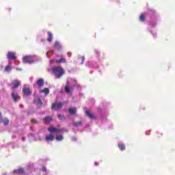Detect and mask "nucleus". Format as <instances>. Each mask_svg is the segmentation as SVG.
<instances>
[{"label": "nucleus", "mask_w": 175, "mask_h": 175, "mask_svg": "<svg viewBox=\"0 0 175 175\" xmlns=\"http://www.w3.org/2000/svg\"><path fill=\"white\" fill-rule=\"evenodd\" d=\"M139 21L144 22L146 21V14H141L139 16Z\"/></svg>", "instance_id": "6ab92c4d"}, {"label": "nucleus", "mask_w": 175, "mask_h": 175, "mask_svg": "<svg viewBox=\"0 0 175 175\" xmlns=\"http://www.w3.org/2000/svg\"><path fill=\"white\" fill-rule=\"evenodd\" d=\"M23 94L26 96H29V95H32V91L28 88L24 87L23 89Z\"/></svg>", "instance_id": "39448f33"}, {"label": "nucleus", "mask_w": 175, "mask_h": 175, "mask_svg": "<svg viewBox=\"0 0 175 175\" xmlns=\"http://www.w3.org/2000/svg\"><path fill=\"white\" fill-rule=\"evenodd\" d=\"M12 173H13V174H18V175L24 174V173H25V170H24V168L21 167L17 170H14L12 172Z\"/></svg>", "instance_id": "423d86ee"}, {"label": "nucleus", "mask_w": 175, "mask_h": 175, "mask_svg": "<svg viewBox=\"0 0 175 175\" xmlns=\"http://www.w3.org/2000/svg\"><path fill=\"white\" fill-rule=\"evenodd\" d=\"M20 85H21V82H20V81H18V80L14 81L12 90H16V89L18 88V87H20Z\"/></svg>", "instance_id": "6e6552de"}, {"label": "nucleus", "mask_w": 175, "mask_h": 175, "mask_svg": "<svg viewBox=\"0 0 175 175\" xmlns=\"http://www.w3.org/2000/svg\"><path fill=\"white\" fill-rule=\"evenodd\" d=\"M48 42H53V33L51 31H48Z\"/></svg>", "instance_id": "4468645a"}, {"label": "nucleus", "mask_w": 175, "mask_h": 175, "mask_svg": "<svg viewBox=\"0 0 175 175\" xmlns=\"http://www.w3.org/2000/svg\"><path fill=\"white\" fill-rule=\"evenodd\" d=\"M95 165L98 166L99 164L98 163H95Z\"/></svg>", "instance_id": "7c9ffc66"}, {"label": "nucleus", "mask_w": 175, "mask_h": 175, "mask_svg": "<svg viewBox=\"0 0 175 175\" xmlns=\"http://www.w3.org/2000/svg\"><path fill=\"white\" fill-rule=\"evenodd\" d=\"M55 62H56V64H65L66 59L65 58H61L60 59H56Z\"/></svg>", "instance_id": "dca6fc26"}, {"label": "nucleus", "mask_w": 175, "mask_h": 175, "mask_svg": "<svg viewBox=\"0 0 175 175\" xmlns=\"http://www.w3.org/2000/svg\"><path fill=\"white\" fill-rule=\"evenodd\" d=\"M36 84L38 87H43L44 85V79H40L36 81Z\"/></svg>", "instance_id": "f8f14e48"}, {"label": "nucleus", "mask_w": 175, "mask_h": 175, "mask_svg": "<svg viewBox=\"0 0 175 175\" xmlns=\"http://www.w3.org/2000/svg\"><path fill=\"white\" fill-rule=\"evenodd\" d=\"M44 121L45 123L51 122V121H53V118L51 116H46L44 118Z\"/></svg>", "instance_id": "f3484780"}, {"label": "nucleus", "mask_w": 175, "mask_h": 175, "mask_svg": "<svg viewBox=\"0 0 175 175\" xmlns=\"http://www.w3.org/2000/svg\"><path fill=\"white\" fill-rule=\"evenodd\" d=\"M56 140L57 142H61V141L64 140V137L62 135H57Z\"/></svg>", "instance_id": "393cba45"}, {"label": "nucleus", "mask_w": 175, "mask_h": 175, "mask_svg": "<svg viewBox=\"0 0 175 175\" xmlns=\"http://www.w3.org/2000/svg\"><path fill=\"white\" fill-rule=\"evenodd\" d=\"M23 61L24 64H32V62H33V59H32V57H31V56L23 57Z\"/></svg>", "instance_id": "20e7f679"}, {"label": "nucleus", "mask_w": 175, "mask_h": 175, "mask_svg": "<svg viewBox=\"0 0 175 175\" xmlns=\"http://www.w3.org/2000/svg\"><path fill=\"white\" fill-rule=\"evenodd\" d=\"M37 103L38 106H43V102H42V99L40 98H37V100H35Z\"/></svg>", "instance_id": "412c9836"}, {"label": "nucleus", "mask_w": 175, "mask_h": 175, "mask_svg": "<svg viewBox=\"0 0 175 175\" xmlns=\"http://www.w3.org/2000/svg\"><path fill=\"white\" fill-rule=\"evenodd\" d=\"M4 70H5V72H10L12 70V66L10 65H7L5 67Z\"/></svg>", "instance_id": "5701e85b"}, {"label": "nucleus", "mask_w": 175, "mask_h": 175, "mask_svg": "<svg viewBox=\"0 0 175 175\" xmlns=\"http://www.w3.org/2000/svg\"><path fill=\"white\" fill-rule=\"evenodd\" d=\"M54 138H55L54 135L51 134L46 135L45 137L46 142H53V140H54Z\"/></svg>", "instance_id": "ddd939ff"}, {"label": "nucleus", "mask_w": 175, "mask_h": 175, "mask_svg": "<svg viewBox=\"0 0 175 175\" xmlns=\"http://www.w3.org/2000/svg\"><path fill=\"white\" fill-rule=\"evenodd\" d=\"M76 111H77V108H69L68 109V112L73 116V114H76Z\"/></svg>", "instance_id": "2eb2a0df"}, {"label": "nucleus", "mask_w": 175, "mask_h": 175, "mask_svg": "<svg viewBox=\"0 0 175 175\" xmlns=\"http://www.w3.org/2000/svg\"><path fill=\"white\" fill-rule=\"evenodd\" d=\"M63 106H64V103H53L51 106V109L53 110H59V109H62Z\"/></svg>", "instance_id": "f03ea898"}, {"label": "nucleus", "mask_w": 175, "mask_h": 175, "mask_svg": "<svg viewBox=\"0 0 175 175\" xmlns=\"http://www.w3.org/2000/svg\"><path fill=\"white\" fill-rule=\"evenodd\" d=\"M52 72L55 76V79H61L65 75V70L62 67H55L52 68Z\"/></svg>", "instance_id": "f257e3e1"}, {"label": "nucleus", "mask_w": 175, "mask_h": 175, "mask_svg": "<svg viewBox=\"0 0 175 175\" xmlns=\"http://www.w3.org/2000/svg\"><path fill=\"white\" fill-rule=\"evenodd\" d=\"M11 97L12 98L14 102L16 103L18 99H20V96H18V94L12 92L11 94Z\"/></svg>", "instance_id": "9d476101"}, {"label": "nucleus", "mask_w": 175, "mask_h": 175, "mask_svg": "<svg viewBox=\"0 0 175 175\" xmlns=\"http://www.w3.org/2000/svg\"><path fill=\"white\" fill-rule=\"evenodd\" d=\"M54 46H55V48L57 49V50H61V49H62V47L61 46V44L57 41L55 42Z\"/></svg>", "instance_id": "a211bd4d"}, {"label": "nucleus", "mask_w": 175, "mask_h": 175, "mask_svg": "<svg viewBox=\"0 0 175 175\" xmlns=\"http://www.w3.org/2000/svg\"><path fill=\"white\" fill-rule=\"evenodd\" d=\"M31 122H32L33 124H35V122H36V120H35L34 119H32V120H31Z\"/></svg>", "instance_id": "c756f323"}, {"label": "nucleus", "mask_w": 175, "mask_h": 175, "mask_svg": "<svg viewBox=\"0 0 175 175\" xmlns=\"http://www.w3.org/2000/svg\"><path fill=\"white\" fill-rule=\"evenodd\" d=\"M48 131L51 132V133H59L61 132V130L55 128V127H49L48 129Z\"/></svg>", "instance_id": "1a4fd4ad"}, {"label": "nucleus", "mask_w": 175, "mask_h": 175, "mask_svg": "<svg viewBox=\"0 0 175 175\" xmlns=\"http://www.w3.org/2000/svg\"><path fill=\"white\" fill-rule=\"evenodd\" d=\"M81 59H82V64H83V63H84V61H85V57L84 56H82V57H81Z\"/></svg>", "instance_id": "cd10ccee"}, {"label": "nucleus", "mask_w": 175, "mask_h": 175, "mask_svg": "<svg viewBox=\"0 0 175 175\" xmlns=\"http://www.w3.org/2000/svg\"><path fill=\"white\" fill-rule=\"evenodd\" d=\"M118 146V148H120V150L121 151H124V150H125V144H119Z\"/></svg>", "instance_id": "4be33fe9"}, {"label": "nucleus", "mask_w": 175, "mask_h": 175, "mask_svg": "<svg viewBox=\"0 0 175 175\" xmlns=\"http://www.w3.org/2000/svg\"><path fill=\"white\" fill-rule=\"evenodd\" d=\"M57 117H58L59 120H61L62 121L63 120H65V116L64 115L58 114Z\"/></svg>", "instance_id": "bb28decb"}, {"label": "nucleus", "mask_w": 175, "mask_h": 175, "mask_svg": "<svg viewBox=\"0 0 175 175\" xmlns=\"http://www.w3.org/2000/svg\"><path fill=\"white\" fill-rule=\"evenodd\" d=\"M7 58L8 59H16L17 57H16V53L13 52H8L7 54Z\"/></svg>", "instance_id": "0eeeda50"}, {"label": "nucleus", "mask_w": 175, "mask_h": 175, "mask_svg": "<svg viewBox=\"0 0 175 175\" xmlns=\"http://www.w3.org/2000/svg\"><path fill=\"white\" fill-rule=\"evenodd\" d=\"M0 124H3V125H9V119L8 118H1Z\"/></svg>", "instance_id": "9b49d317"}, {"label": "nucleus", "mask_w": 175, "mask_h": 175, "mask_svg": "<svg viewBox=\"0 0 175 175\" xmlns=\"http://www.w3.org/2000/svg\"><path fill=\"white\" fill-rule=\"evenodd\" d=\"M85 113L88 118H90L91 120H96V116L92 113L90 110L85 109Z\"/></svg>", "instance_id": "7ed1b4c3"}, {"label": "nucleus", "mask_w": 175, "mask_h": 175, "mask_svg": "<svg viewBox=\"0 0 175 175\" xmlns=\"http://www.w3.org/2000/svg\"><path fill=\"white\" fill-rule=\"evenodd\" d=\"M81 124H82L81 121L72 122V125H74V126H80V125H81Z\"/></svg>", "instance_id": "b1692460"}, {"label": "nucleus", "mask_w": 175, "mask_h": 175, "mask_svg": "<svg viewBox=\"0 0 175 175\" xmlns=\"http://www.w3.org/2000/svg\"><path fill=\"white\" fill-rule=\"evenodd\" d=\"M67 55L70 57H72V53H67Z\"/></svg>", "instance_id": "c85d7f7f"}, {"label": "nucleus", "mask_w": 175, "mask_h": 175, "mask_svg": "<svg viewBox=\"0 0 175 175\" xmlns=\"http://www.w3.org/2000/svg\"><path fill=\"white\" fill-rule=\"evenodd\" d=\"M41 92H44V94L45 95H49V94H50V90H49V88H44V90H42L41 91Z\"/></svg>", "instance_id": "aec40b11"}, {"label": "nucleus", "mask_w": 175, "mask_h": 175, "mask_svg": "<svg viewBox=\"0 0 175 175\" xmlns=\"http://www.w3.org/2000/svg\"><path fill=\"white\" fill-rule=\"evenodd\" d=\"M64 91L66 92V94H70V88L69 86H65Z\"/></svg>", "instance_id": "a878e982"}]
</instances>
